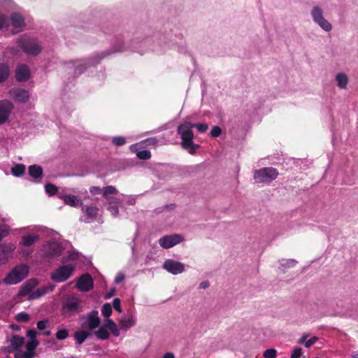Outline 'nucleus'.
Wrapping results in <instances>:
<instances>
[{"label":"nucleus","instance_id":"1","mask_svg":"<svg viewBox=\"0 0 358 358\" xmlns=\"http://www.w3.org/2000/svg\"><path fill=\"white\" fill-rule=\"evenodd\" d=\"M279 175L278 171L272 166L264 167L255 170L253 179L257 183L268 185L275 180Z\"/></svg>","mask_w":358,"mask_h":358},{"label":"nucleus","instance_id":"2","mask_svg":"<svg viewBox=\"0 0 358 358\" xmlns=\"http://www.w3.org/2000/svg\"><path fill=\"white\" fill-rule=\"evenodd\" d=\"M29 267L25 264L15 266L3 278L6 285H16L22 281L29 273Z\"/></svg>","mask_w":358,"mask_h":358},{"label":"nucleus","instance_id":"3","mask_svg":"<svg viewBox=\"0 0 358 358\" xmlns=\"http://www.w3.org/2000/svg\"><path fill=\"white\" fill-rule=\"evenodd\" d=\"M181 138L180 145L185 150H188L190 155H194L196 150L199 148L198 144H195L193 141L194 133L192 131L185 130L178 132Z\"/></svg>","mask_w":358,"mask_h":358},{"label":"nucleus","instance_id":"4","mask_svg":"<svg viewBox=\"0 0 358 358\" xmlns=\"http://www.w3.org/2000/svg\"><path fill=\"white\" fill-rule=\"evenodd\" d=\"M74 266L71 264L59 266L51 273V279L56 282H62L67 280L73 274Z\"/></svg>","mask_w":358,"mask_h":358},{"label":"nucleus","instance_id":"5","mask_svg":"<svg viewBox=\"0 0 358 358\" xmlns=\"http://www.w3.org/2000/svg\"><path fill=\"white\" fill-rule=\"evenodd\" d=\"M311 16L313 21L323 30L330 31L332 29V25L324 17L323 10L320 7H313L311 10Z\"/></svg>","mask_w":358,"mask_h":358},{"label":"nucleus","instance_id":"6","mask_svg":"<svg viewBox=\"0 0 358 358\" xmlns=\"http://www.w3.org/2000/svg\"><path fill=\"white\" fill-rule=\"evenodd\" d=\"M18 43L20 48L28 55H37L41 51V48L38 43L29 38H21Z\"/></svg>","mask_w":358,"mask_h":358},{"label":"nucleus","instance_id":"7","mask_svg":"<svg viewBox=\"0 0 358 358\" xmlns=\"http://www.w3.org/2000/svg\"><path fill=\"white\" fill-rule=\"evenodd\" d=\"M183 237L178 234L164 236L159 240V244L163 248H171L183 241Z\"/></svg>","mask_w":358,"mask_h":358},{"label":"nucleus","instance_id":"8","mask_svg":"<svg viewBox=\"0 0 358 358\" xmlns=\"http://www.w3.org/2000/svg\"><path fill=\"white\" fill-rule=\"evenodd\" d=\"M14 108L13 104L7 100L0 101V125L6 123Z\"/></svg>","mask_w":358,"mask_h":358},{"label":"nucleus","instance_id":"9","mask_svg":"<svg viewBox=\"0 0 358 358\" xmlns=\"http://www.w3.org/2000/svg\"><path fill=\"white\" fill-rule=\"evenodd\" d=\"M163 268L173 275L182 273L185 271L183 264L173 259H166L163 264Z\"/></svg>","mask_w":358,"mask_h":358},{"label":"nucleus","instance_id":"10","mask_svg":"<svg viewBox=\"0 0 358 358\" xmlns=\"http://www.w3.org/2000/svg\"><path fill=\"white\" fill-rule=\"evenodd\" d=\"M15 246L13 243H3L0 245V264H6L12 257Z\"/></svg>","mask_w":358,"mask_h":358},{"label":"nucleus","instance_id":"11","mask_svg":"<svg viewBox=\"0 0 358 358\" xmlns=\"http://www.w3.org/2000/svg\"><path fill=\"white\" fill-rule=\"evenodd\" d=\"M43 252L45 256L50 258L59 257L62 255V247L55 242L50 243L49 244L43 246Z\"/></svg>","mask_w":358,"mask_h":358},{"label":"nucleus","instance_id":"12","mask_svg":"<svg viewBox=\"0 0 358 358\" xmlns=\"http://www.w3.org/2000/svg\"><path fill=\"white\" fill-rule=\"evenodd\" d=\"M76 287L82 292H88L93 287L92 276L88 274L82 275L77 282Z\"/></svg>","mask_w":358,"mask_h":358},{"label":"nucleus","instance_id":"13","mask_svg":"<svg viewBox=\"0 0 358 358\" xmlns=\"http://www.w3.org/2000/svg\"><path fill=\"white\" fill-rule=\"evenodd\" d=\"M10 24L16 32L21 31L22 28L25 27L24 17L20 13L15 12L10 15Z\"/></svg>","mask_w":358,"mask_h":358},{"label":"nucleus","instance_id":"14","mask_svg":"<svg viewBox=\"0 0 358 358\" xmlns=\"http://www.w3.org/2000/svg\"><path fill=\"white\" fill-rule=\"evenodd\" d=\"M86 318L87 322L86 327L89 330L92 331L99 327L101 324V320L99 317V312L97 310H93L90 312L87 315Z\"/></svg>","mask_w":358,"mask_h":358},{"label":"nucleus","instance_id":"15","mask_svg":"<svg viewBox=\"0 0 358 358\" xmlns=\"http://www.w3.org/2000/svg\"><path fill=\"white\" fill-rule=\"evenodd\" d=\"M192 128H196L199 132L203 133L207 131L208 126L207 124H204V123L192 124L190 122H185L184 123L180 124L178 127L177 131L181 132V131H185L187 129L189 130V131H192Z\"/></svg>","mask_w":358,"mask_h":358},{"label":"nucleus","instance_id":"16","mask_svg":"<svg viewBox=\"0 0 358 358\" xmlns=\"http://www.w3.org/2000/svg\"><path fill=\"white\" fill-rule=\"evenodd\" d=\"M10 96L17 101L26 103L29 99L28 91L21 88H13L10 91Z\"/></svg>","mask_w":358,"mask_h":358},{"label":"nucleus","instance_id":"17","mask_svg":"<svg viewBox=\"0 0 358 358\" xmlns=\"http://www.w3.org/2000/svg\"><path fill=\"white\" fill-rule=\"evenodd\" d=\"M38 284V281L36 278H31L26 281L24 284L22 285L18 294L20 296H25L29 293H31L33 289L36 287Z\"/></svg>","mask_w":358,"mask_h":358},{"label":"nucleus","instance_id":"18","mask_svg":"<svg viewBox=\"0 0 358 358\" xmlns=\"http://www.w3.org/2000/svg\"><path fill=\"white\" fill-rule=\"evenodd\" d=\"M30 77V70L25 64L18 65L15 70V78L18 82L27 81Z\"/></svg>","mask_w":358,"mask_h":358},{"label":"nucleus","instance_id":"19","mask_svg":"<svg viewBox=\"0 0 358 358\" xmlns=\"http://www.w3.org/2000/svg\"><path fill=\"white\" fill-rule=\"evenodd\" d=\"M80 301L77 298L71 297L63 303V310L66 313H75L78 310Z\"/></svg>","mask_w":358,"mask_h":358},{"label":"nucleus","instance_id":"20","mask_svg":"<svg viewBox=\"0 0 358 358\" xmlns=\"http://www.w3.org/2000/svg\"><path fill=\"white\" fill-rule=\"evenodd\" d=\"M55 286L52 285H48V286L41 287L34 292H32L29 297V300H34L44 296L45 294L53 291Z\"/></svg>","mask_w":358,"mask_h":358},{"label":"nucleus","instance_id":"21","mask_svg":"<svg viewBox=\"0 0 358 358\" xmlns=\"http://www.w3.org/2000/svg\"><path fill=\"white\" fill-rule=\"evenodd\" d=\"M102 57H96L85 61H81L80 64L76 65V73H82L88 66L95 65L99 63Z\"/></svg>","mask_w":358,"mask_h":358},{"label":"nucleus","instance_id":"22","mask_svg":"<svg viewBox=\"0 0 358 358\" xmlns=\"http://www.w3.org/2000/svg\"><path fill=\"white\" fill-rule=\"evenodd\" d=\"M92 336V334L90 331L83 329V330L76 331L74 333V339L76 341V343L78 345H81L85 341V340L87 338H90Z\"/></svg>","mask_w":358,"mask_h":358},{"label":"nucleus","instance_id":"23","mask_svg":"<svg viewBox=\"0 0 358 358\" xmlns=\"http://www.w3.org/2000/svg\"><path fill=\"white\" fill-rule=\"evenodd\" d=\"M135 323L136 320L132 315L124 317L120 320V328L125 330L133 327Z\"/></svg>","mask_w":358,"mask_h":358},{"label":"nucleus","instance_id":"24","mask_svg":"<svg viewBox=\"0 0 358 358\" xmlns=\"http://www.w3.org/2000/svg\"><path fill=\"white\" fill-rule=\"evenodd\" d=\"M39 239L36 235H25L22 237L21 245L24 247H30L34 245Z\"/></svg>","mask_w":358,"mask_h":358},{"label":"nucleus","instance_id":"25","mask_svg":"<svg viewBox=\"0 0 358 358\" xmlns=\"http://www.w3.org/2000/svg\"><path fill=\"white\" fill-rule=\"evenodd\" d=\"M29 174L31 177L38 179L43 176V169L36 164L31 165L29 166Z\"/></svg>","mask_w":358,"mask_h":358},{"label":"nucleus","instance_id":"26","mask_svg":"<svg viewBox=\"0 0 358 358\" xmlns=\"http://www.w3.org/2000/svg\"><path fill=\"white\" fill-rule=\"evenodd\" d=\"M338 87L341 89H345L348 84V78L345 73H339L336 76Z\"/></svg>","mask_w":358,"mask_h":358},{"label":"nucleus","instance_id":"27","mask_svg":"<svg viewBox=\"0 0 358 358\" xmlns=\"http://www.w3.org/2000/svg\"><path fill=\"white\" fill-rule=\"evenodd\" d=\"M24 343V338L18 335H13L10 339V344L14 350H18Z\"/></svg>","mask_w":358,"mask_h":358},{"label":"nucleus","instance_id":"28","mask_svg":"<svg viewBox=\"0 0 358 358\" xmlns=\"http://www.w3.org/2000/svg\"><path fill=\"white\" fill-rule=\"evenodd\" d=\"M10 76V69L7 64H0V83L6 80Z\"/></svg>","mask_w":358,"mask_h":358},{"label":"nucleus","instance_id":"29","mask_svg":"<svg viewBox=\"0 0 358 358\" xmlns=\"http://www.w3.org/2000/svg\"><path fill=\"white\" fill-rule=\"evenodd\" d=\"M25 165L23 164H17L11 168V173L14 176L20 177L25 172Z\"/></svg>","mask_w":358,"mask_h":358},{"label":"nucleus","instance_id":"30","mask_svg":"<svg viewBox=\"0 0 358 358\" xmlns=\"http://www.w3.org/2000/svg\"><path fill=\"white\" fill-rule=\"evenodd\" d=\"M96 337L100 340H106L110 336L109 331L103 327H100L97 331H94Z\"/></svg>","mask_w":358,"mask_h":358},{"label":"nucleus","instance_id":"31","mask_svg":"<svg viewBox=\"0 0 358 358\" xmlns=\"http://www.w3.org/2000/svg\"><path fill=\"white\" fill-rule=\"evenodd\" d=\"M105 327L109 329L113 335L118 336L120 335V331L116 324L110 319H108L105 324Z\"/></svg>","mask_w":358,"mask_h":358},{"label":"nucleus","instance_id":"32","mask_svg":"<svg viewBox=\"0 0 358 358\" xmlns=\"http://www.w3.org/2000/svg\"><path fill=\"white\" fill-rule=\"evenodd\" d=\"M64 203L73 207L78 206L80 201L74 195H66L63 197Z\"/></svg>","mask_w":358,"mask_h":358},{"label":"nucleus","instance_id":"33","mask_svg":"<svg viewBox=\"0 0 358 358\" xmlns=\"http://www.w3.org/2000/svg\"><path fill=\"white\" fill-rule=\"evenodd\" d=\"M101 313L103 317H109L112 314V306L110 303H104L101 308Z\"/></svg>","mask_w":358,"mask_h":358},{"label":"nucleus","instance_id":"34","mask_svg":"<svg viewBox=\"0 0 358 358\" xmlns=\"http://www.w3.org/2000/svg\"><path fill=\"white\" fill-rule=\"evenodd\" d=\"M45 192L50 195V196H54L57 192V187L52 183H48L45 185Z\"/></svg>","mask_w":358,"mask_h":358},{"label":"nucleus","instance_id":"35","mask_svg":"<svg viewBox=\"0 0 358 358\" xmlns=\"http://www.w3.org/2000/svg\"><path fill=\"white\" fill-rule=\"evenodd\" d=\"M15 319L19 322L26 323L29 321L30 317L28 313L25 312H21L16 315Z\"/></svg>","mask_w":358,"mask_h":358},{"label":"nucleus","instance_id":"36","mask_svg":"<svg viewBox=\"0 0 358 358\" xmlns=\"http://www.w3.org/2000/svg\"><path fill=\"white\" fill-rule=\"evenodd\" d=\"M85 213L88 217H95L98 213V209L94 206H87L85 208Z\"/></svg>","mask_w":358,"mask_h":358},{"label":"nucleus","instance_id":"37","mask_svg":"<svg viewBox=\"0 0 358 358\" xmlns=\"http://www.w3.org/2000/svg\"><path fill=\"white\" fill-rule=\"evenodd\" d=\"M10 231V227L7 224L0 225V241L5 237H6Z\"/></svg>","mask_w":358,"mask_h":358},{"label":"nucleus","instance_id":"38","mask_svg":"<svg viewBox=\"0 0 358 358\" xmlns=\"http://www.w3.org/2000/svg\"><path fill=\"white\" fill-rule=\"evenodd\" d=\"M56 338L57 340H64L66 339L69 336V331L66 329H59L56 334Z\"/></svg>","mask_w":358,"mask_h":358},{"label":"nucleus","instance_id":"39","mask_svg":"<svg viewBox=\"0 0 358 358\" xmlns=\"http://www.w3.org/2000/svg\"><path fill=\"white\" fill-rule=\"evenodd\" d=\"M136 155L140 159H144V160L149 159L151 157L150 152L147 150L138 151L136 153Z\"/></svg>","mask_w":358,"mask_h":358},{"label":"nucleus","instance_id":"40","mask_svg":"<svg viewBox=\"0 0 358 358\" xmlns=\"http://www.w3.org/2000/svg\"><path fill=\"white\" fill-rule=\"evenodd\" d=\"M277 351L273 348H269L266 350L263 353L264 358H276Z\"/></svg>","mask_w":358,"mask_h":358},{"label":"nucleus","instance_id":"41","mask_svg":"<svg viewBox=\"0 0 358 358\" xmlns=\"http://www.w3.org/2000/svg\"><path fill=\"white\" fill-rule=\"evenodd\" d=\"M117 191L113 186H107L103 188V194L105 197H106L109 194H117Z\"/></svg>","mask_w":358,"mask_h":358},{"label":"nucleus","instance_id":"42","mask_svg":"<svg viewBox=\"0 0 358 358\" xmlns=\"http://www.w3.org/2000/svg\"><path fill=\"white\" fill-rule=\"evenodd\" d=\"M39 342L38 341H29L26 343V349L28 351H34L36 348L38 346Z\"/></svg>","mask_w":358,"mask_h":358},{"label":"nucleus","instance_id":"43","mask_svg":"<svg viewBox=\"0 0 358 358\" xmlns=\"http://www.w3.org/2000/svg\"><path fill=\"white\" fill-rule=\"evenodd\" d=\"M112 143L116 146H122L126 143V140L122 136H116L112 139Z\"/></svg>","mask_w":358,"mask_h":358},{"label":"nucleus","instance_id":"44","mask_svg":"<svg viewBox=\"0 0 358 358\" xmlns=\"http://www.w3.org/2000/svg\"><path fill=\"white\" fill-rule=\"evenodd\" d=\"M8 26V19L3 13H0V29Z\"/></svg>","mask_w":358,"mask_h":358},{"label":"nucleus","instance_id":"45","mask_svg":"<svg viewBox=\"0 0 358 358\" xmlns=\"http://www.w3.org/2000/svg\"><path fill=\"white\" fill-rule=\"evenodd\" d=\"M222 133V129L218 126H214L210 131V136L212 137H218Z\"/></svg>","mask_w":358,"mask_h":358},{"label":"nucleus","instance_id":"46","mask_svg":"<svg viewBox=\"0 0 358 358\" xmlns=\"http://www.w3.org/2000/svg\"><path fill=\"white\" fill-rule=\"evenodd\" d=\"M38 332L34 329H29L27 331V336L29 338V341H38L36 336Z\"/></svg>","mask_w":358,"mask_h":358},{"label":"nucleus","instance_id":"47","mask_svg":"<svg viewBox=\"0 0 358 358\" xmlns=\"http://www.w3.org/2000/svg\"><path fill=\"white\" fill-rule=\"evenodd\" d=\"M48 324H49V322L48 320H43L38 321L37 322L36 325H37V328L39 330H44L48 327Z\"/></svg>","mask_w":358,"mask_h":358},{"label":"nucleus","instance_id":"48","mask_svg":"<svg viewBox=\"0 0 358 358\" xmlns=\"http://www.w3.org/2000/svg\"><path fill=\"white\" fill-rule=\"evenodd\" d=\"M120 299L118 298H115L113 301V306L117 312L121 313L122 308L120 305Z\"/></svg>","mask_w":358,"mask_h":358},{"label":"nucleus","instance_id":"49","mask_svg":"<svg viewBox=\"0 0 358 358\" xmlns=\"http://www.w3.org/2000/svg\"><path fill=\"white\" fill-rule=\"evenodd\" d=\"M302 355V350L300 348H296L292 352L290 358H299Z\"/></svg>","mask_w":358,"mask_h":358},{"label":"nucleus","instance_id":"50","mask_svg":"<svg viewBox=\"0 0 358 358\" xmlns=\"http://www.w3.org/2000/svg\"><path fill=\"white\" fill-rule=\"evenodd\" d=\"M297 262L294 259L287 260L285 263H282L280 265L282 267H294L296 264Z\"/></svg>","mask_w":358,"mask_h":358},{"label":"nucleus","instance_id":"51","mask_svg":"<svg viewBox=\"0 0 358 358\" xmlns=\"http://www.w3.org/2000/svg\"><path fill=\"white\" fill-rule=\"evenodd\" d=\"M317 341H318V338L317 336H313L305 342V347L308 348L310 346H312L313 344H315Z\"/></svg>","mask_w":358,"mask_h":358},{"label":"nucleus","instance_id":"52","mask_svg":"<svg viewBox=\"0 0 358 358\" xmlns=\"http://www.w3.org/2000/svg\"><path fill=\"white\" fill-rule=\"evenodd\" d=\"M90 192L92 194H99L103 193V189H101L99 187H91L90 188Z\"/></svg>","mask_w":358,"mask_h":358},{"label":"nucleus","instance_id":"53","mask_svg":"<svg viewBox=\"0 0 358 358\" xmlns=\"http://www.w3.org/2000/svg\"><path fill=\"white\" fill-rule=\"evenodd\" d=\"M109 211L110 213L114 215L117 216L119 213V208L117 206H112L108 208Z\"/></svg>","mask_w":358,"mask_h":358},{"label":"nucleus","instance_id":"54","mask_svg":"<svg viewBox=\"0 0 358 358\" xmlns=\"http://www.w3.org/2000/svg\"><path fill=\"white\" fill-rule=\"evenodd\" d=\"M125 278V276L123 273H120L117 275V276L115 278V283L119 284L121 282H122Z\"/></svg>","mask_w":358,"mask_h":358},{"label":"nucleus","instance_id":"55","mask_svg":"<svg viewBox=\"0 0 358 358\" xmlns=\"http://www.w3.org/2000/svg\"><path fill=\"white\" fill-rule=\"evenodd\" d=\"M24 358H34V351H27L23 353Z\"/></svg>","mask_w":358,"mask_h":358},{"label":"nucleus","instance_id":"56","mask_svg":"<svg viewBox=\"0 0 358 358\" xmlns=\"http://www.w3.org/2000/svg\"><path fill=\"white\" fill-rule=\"evenodd\" d=\"M308 336L304 334L303 335L300 339L299 340V344H303L304 343L305 344V342L306 341V338H307Z\"/></svg>","mask_w":358,"mask_h":358},{"label":"nucleus","instance_id":"57","mask_svg":"<svg viewBox=\"0 0 358 358\" xmlns=\"http://www.w3.org/2000/svg\"><path fill=\"white\" fill-rule=\"evenodd\" d=\"M209 287V282H202L199 285V287L202 289H206Z\"/></svg>","mask_w":358,"mask_h":358},{"label":"nucleus","instance_id":"58","mask_svg":"<svg viewBox=\"0 0 358 358\" xmlns=\"http://www.w3.org/2000/svg\"><path fill=\"white\" fill-rule=\"evenodd\" d=\"M163 358H175V356L172 352H166L163 356Z\"/></svg>","mask_w":358,"mask_h":358},{"label":"nucleus","instance_id":"59","mask_svg":"<svg viewBox=\"0 0 358 358\" xmlns=\"http://www.w3.org/2000/svg\"><path fill=\"white\" fill-rule=\"evenodd\" d=\"M115 293V289H111L108 294H107V297L108 298H110Z\"/></svg>","mask_w":358,"mask_h":358},{"label":"nucleus","instance_id":"60","mask_svg":"<svg viewBox=\"0 0 358 358\" xmlns=\"http://www.w3.org/2000/svg\"><path fill=\"white\" fill-rule=\"evenodd\" d=\"M23 354H21L20 352H17L15 355V358H22Z\"/></svg>","mask_w":358,"mask_h":358},{"label":"nucleus","instance_id":"61","mask_svg":"<svg viewBox=\"0 0 358 358\" xmlns=\"http://www.w3.org/2000/svg\"><path fill=\"white\" fill-rule=\"evenodd\" d=\"M352 358H358V353L352 355Z\"/></svg>","mask_w":358,"mask_h":358},{"label":"nucleus","instance_id":"62","mask_svg":"<svg viewBox=\"0 0 358 358\" xmlns=\"http://www.w3.org/2000/svg\"><path fill=\"white\" fill-rule=\"evenodd\" d=\"M50 334V331H46V332L45 333V335H46V336H49Z\"/></svg>","mask_w":358,"mask_h":358},{"label":"nucleus","instance_id":"63","mask_svg":"<svg viewBox=\"0 0 358 358\" xmlns=\"http://www.w3.org/2000/svg\"><path fill=\"white\" fill-rule=\"evenodd\" d=\"M12 328H13V329H17V327H15V325H14V324H13V325H12Z\"/></svg>","mask_w":358,"mask_h":358},{"label":"nucleus","instance_id":"64","mask_svg":"<svg viewBox=\"0 0 358 358\" xmlns=\"http://www.w3.org/2000/svg\"><path fill=\"white\" fill-rule=\"evenodd\" d=\"M82 327H83V328H85V326L84 324H82Z\"/></svg>","mask_w":358,"mask_h":358}]
</instances>
